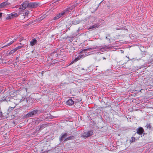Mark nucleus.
Listing matches in <instances>:
<instances>
[{
  "label": "nucleus",
  "mask_w": 153,
  "mask_h": 153,
  "mask_svg": "<svg viewBox=\"0 0 153 153\" xmlns=\"http://www.w3.org/2000/svg\"><path fill=\"white\" fill-rule=\"evenodd\" d=\"M98 27V25L97 24H95L93 25H92L90 27L89 29H91L93 28H94L96 27Z\"/></svg>",
  "instance_id": "nucleus-23"
},
{
  "label": "nucleus",
  "mask_w": 153,
  "mask_h": 153,
  "mask_svg": "<svg viewBox=\"0 0 153 153\" xmlns=\"http://www.w3.org/2000/svg\"><path fill=\"white\" fill-rule=\"evenodd\" d=\"M86 48L83 49L80 51V54L76 58L74 59H73V61L71 62V63L72 64L74 62H76L77 61L79 60L80 59L83 58L84 56H88V55H86V53L85 52L82 51L86 49Z\"/></svg>",
  "instance_id": "nucleus-3"
},
{
  "label": "nucleus",
  "mask_w": 153,
  "mask_h": 153,
  "mask_svg": "<svg viewBox=\"0 0 153 153\" xmlns=\"http://www.w3.org/2000/svg\"><path fill=\"white\" fill-rule=\"evenodd\" d=\"M41 112V111L40 110L35 109L29 112L26 114L25 115V117L26 118H29L34 116L36 114H40Z\"/></svg>",
  "instance_id": "nucleus-2"
},
{
  "label": "nucleus",
  "mask_w": 153,
  "mask_h": 153,
  "mask_svg": "<svg viewBox=\"0 0 153 153\" xmlns=\"http://www.w3.org/2000/svg\"><path fill=\"white\" fill-rule=\"evenodd\" d=\"M19 59V57H16V60H17Z\"/></svg>",
  "instance_id": "nucleus-35"
},
{
  "label": "nucleus",
  "mask_w": 153,
  "mask_h": 153,
  "mask_svg": "<svg viewBox=\"0 0 153 153\" xmlns=\"http://www.w3.org/2000/svg\"><path fill=\"white\" fill-rule=\"evenodd\" d=\"M64 0H56L55 2H58L59 3H62L64 1Z\"/></svg>",
  "instance_id": "nucleus-29"
},
{
  "label": "nucleus",
  "mask_w": 153,
  "mask_h": 153,
  "mask_svg": "<svg viewBox=\"0 0 153 153\" xmlns=\"http://www.w3.org/2000/svg\"><path fill=\"white\" fill-rule=\"evenodd\" d=\"M80 21L79 20L77 19L73 20L72 21L71 23H72V24L76 25L79 24L80 23Z\"/></svg>",
  "instance_id": "nucleus-15"
},
{
  "label": "nucleus",
  "mask_w": 153,
  "mask_h": 153,
  "mask_svg": "<svg viewBox=\"0 0 153 153\" xmlns=\"http://www.w3.org/2000/svg\"><path fill=\"white\" fill-rule=\"evenodd\" d=\"M23 40H24V38H20L19 40V41L21 42Z\"/></svg>",
  "instance_id": "nucleus-31"
},
{
  "label": "nucleus",
  "mask_w": 153,
  "mask_h": 153,
  "mask_svg": "<svg viewBox=\"0 0 153 153\" xmlns=\"http://www.w3.org/2000/svg\"><path fill=\"white\" fill-rule=\"evenodd\" d=\"M10 3L7 2V1L3 2L0 4V8H2L5 7L6 6L9 5Z\"/></svg>",
  "instance_id": "nucleus-8"
},
{
  "label": "nucleus",
  "mask_w": 153,
  "mask_h": 153,
  "mask_svg": "<svg viewBox=\"0 0 153 153\" xmlns=\"http://www.w3.org/2000/svg\"><path fill=\"white\" fill-rule=\"evenodd\" d=\"M0 153H2V152H1Z\"/></svg>",
  "instance_id": "nucleus-40"
},
{
  "label": "nucleus",
  "mask_w": 153,
  "mask_h": 153,
  "mask_svg": "<svg viewBox=\"0 0 153 153\" xmlns=\"http://www.w3.org/2000/svg\"><path fill=\"white\" fill-rule=\"evenodd\" d=\"M62 16H63L61 14V13H59L56 15L55 16V17H53V20H56L58 19Z\"/></svg>",
  "instance_id": "nucleus-12"
},
{
  "label": "nucleus",
  "mask_w": 153,
  "mask_h": 153,
  "mask_svg": "<svg viewBox=\"0 0 153 153\" xmlns=\"http://www.w3.org/2000/svg\"><path fill=\"white\" fill-rule=\"evenodd\" d=\"M7 59H3L1 58L0 59V62H1L2 63L7 64Z\"/></svg>",
  "instance_id": "nucleus-18"
},
{
  "label": "nucleus",
  "mask_w": 153,
  "mask_h": 153,
  "mask_svg": "<svg viewBox=\"0 0 153 153\" xmlns=\"http://www.w3.org/2000/svg\"><path fill=\"white\" fill-rule=\"evenodd\" d=\"M16 39L15 38H14L12 40L10 41V42L7 44L6 45H5L3 46L2 48L5 47H8L10 46V45L12 44L13 43Z\"/></svg>",
  "instance_id": "nucleus-13"
},
{
  "label": "nucleus",
  "mask_w": 153,
  "mask_h": 153,
  "mask_svg": "<svg viewBox=\"0 0 153 153\" xmlns=\"http://www.w3.org/2000/svg\"><path fill=\"white\" fill-rule=\"evenodd\" d=\"M39 5V3L37 2H30L28 4L27 7L30 8H34L37 7Z\"/></svg>",
  "instance_id": "nucleus-7"
},
{
  "label": "nucleus",
  "mask_w": 153,
  "mask_h": 153,
  "mask_svg": "<svg viewBox=\"0 0 153 153\" xmlns=\"http://www.w3.org/2000/svg\"><path fill=\"white\" fill-rule=\"evenodd\" d=\"M16 51V49L15 48L13 50L10 51L9 53V54H11L14 53Z\"/></svg>",
  "instance_id": "nucleus-24"
},
{
  "label": "nucleus",
  "mask_w": 153,
  "mask_h": 153,
  "mask_svg": "<svg viewBox=\"0 0 153 153\" xmlns=\"http://www.w3.org/2000/svg\"><path fill=\"white\" fill-rule=\"evenodd\" d=\"M135 138L134 137H131L130 140V142L132 143L135 141Z\"/></svg>",
  "instance_id": "nucleus-26"
},
{
  "label": "nucleus",
  "mask_w": 153,
  "mask_h": 153,
  "mask_svg": "<svg viewBox=\"0 0 153 153\" xmlns=\"http://www.w3.org/2000/svg\"><path fill=\"white\" fill-rule=\"evenodd\" d=\"M20 44L22 46H19L16 47V48H15V49H16V51H17L18 50L22 48L24 45V44L22 43H20Z\"/></svg>",
  "instance_id": "nucleus-19"
},
{
  "label": "nucleus",
  "mask_w": 153,
  "mask_h": 153,
  "mask_svg": "<svg viewBox=\"0 0 153 153\" xmlns=\"http://www.w3.org/2000/svg\"><path fill=\"white\" fill-rule=\"evenodd\" d=\"M29 14V12L28 11H27L25 12V13L24 14L25 15V16H27Z\"/></svg>",
  "instance_id": "nucleus-30"
},
{
  "label": "nucleus",
  "mask_w": 153,
  "mask_h": 153,
  "mask_svg": "<svg viewBox=\"0 0 153 153\" xmlns=\"http://www.w3.org/2000/svg\"><path fill=\"white\" fill-rule=\"evenodd\" d=\"M74 137L73 136L69 137H67L65 139V140H71V139H72V138H74V137Z\"/></svg>",
  "instance_id": "nucleus-27"
},
{
  "label": "nucleus",
  "mask_w": 153,
  "mask_h": 153,
  "mask_svg": "<svg viewBox=\"0 0 153 153\" xmlns=\"http://www.w3.org/2000/svg\"><path fill=\"white\" fill-rule=\"evenodd\" d=\"M10 39V40H12V39H11V38H8V39L7 40H6V41H5V42H8V41H9Z\"/></svg>",
  "instance_id": "nucleus-32"
},
{
  "label": "nucleus",
  "mask_w": 153,
  "mask_h": 153,
  "mask_svg": "<svg viewBox=\"0 0 153 153\" xmlns=\"http://www.w3.org/2000/svg\"><path fill=\"white\" fill-rule=\"evenodd\" d=\"M82 70H84V69H83V68H82Z\"/></svg>",
  "instance_id": "nucleus-39"
},
{
  "label": "nucleus",
  "mask_w": 153,
  "mask_h": 153,
  "mask_svg": "<svg viewBox=\"0 0 153 153\" xmlns=\"http://www.w3.org/2000/svg\"><path fill=\"white\" fill-rule=\"evenodd\" d=\"M47 126V125L46 124H43L42 125H40L39 130L42 129H43V128H45Z\"/></svg>",
  "instance_id": "nucleus-21"
},
{
  "label": "nucleus",
  "mask_w": 153,
  "mask_h": 153,
  "mask_svg": "<svg viewBox=\"0 0 153 153\" xmlns=\"http://www.w3.org/2000/svg\"><path fill=\"white\" fill-rule=\"evenodd\" d=\"M37 41L35 39H32L30 41V45L32 46L34 45L37 42Z\"/></svg>",
  "instance_id": "nucleus-17"
},
{
  "label": "nucleus",
  "mask_w": 153,
  "mask_h": 153,
  "mask_svg": "<svg viewBox=\"0 0 153 153\" xmlns=\"http://www.w3.org/2000/svg\"><path fill=\"white\" fill-rule=\"evenodd\" d=\"M113 47L111 45H108L99 47L97 46L91 47L89 48H87L83 50L86 53V55H90L95 53L96 51H104L107 50L108 49Z\"/></svg>",
  "instance_id": "nucleus-1"
},
{
  "label": "nucleus",
  "mask_w": 153,
  "mask_h": 153,
  "mask_svg": "<svg viewBox=\"0 0 153 153\" xmlns=\"http://www.w3.org/2000/svg\"><path fill=\"white\" fill-rule=\"evenodd\" d=\"M2 13H0V18H1V17L2 16Z\"/></svg>",
  "instance_id": "nucleus-34"
},
{
  "label": "nucleus",
  "mask_w": 153,
  "mask_h": 153,
  "mask_svg": "<svg viewBox=\"0 0 153 153\" xmlns=\"http://www.w3.org/2000/svg\"><path fill=\"white\" fill-rule=\"evenodd\" d=\"M25 100H26L27 101V98L23 96L22 97V99L20 101V102H22V101H25Z\"/></svg>",
  "instance_id": "nucleus-25"
},
{
  "label": "nucleus",
  "mask_w": 153,
  "mask_h": 153,
  "mask_svg": "<svg viewBox=\"0 0 153 153\" xmlns=\"http://www.w3.org/2000/svg\"><path fill=\"white\" fill-rule=\"evenodd\" d=\"M11 63H12L11 60H8L7 59V64H11Z\"/></svg>",
  "instance_id": "nucleus-28"
},
{
  "label": "nucleus",
  "mask_w": 153,
  "mask_h": 153,
  "mask_svg": "<svg viewBox=\"0 0 153 153\" xmlns=\"http://www.w3.org/2000/svg\"><path fill=\"white\" fill-rule=\"evenodd\" d=\"M93 134V131L92 130H90L88 131L85 130L83 131L81 135L82 137L86 138L91 136Z\"/></svg>",
  "instance_id": "nucleus-4"
},
{
  "label": "nucleus",
  "mask_w": 153,
  "mask_h": 153,
  "mask_svg": "<svg viewBox=\"0 0 153 153\" xmlns=\"http://www.w3.org/2000/svg\"><path fill=\"white\" fill-rule=\"evenodd\" d=\"M78 4V3L76 2L70 4L65 9L67 12L68 13L71 12L72 10H73L74 8L76 7Z\"/></svg>",
  "instance_id": "nucleus-5"
},
{
  "label": "nucleus",
  "mask_w": 153,
  "mask_h": 153,
  "mask_svg": "<svg viewBox=\"0 0 153 153\" xmlns=\"http://www.w3.org/2000/svg\"><path fill=\"white\" fill-rule=\"evenodd\" d=\"M19 15V14L15 12H13L9 14L8 16L6 18L7 19H10L17 17Z\"/></svg>",
  "instance_id": "nucleus-6"
},
{
  "label": "nucleus",
  "mask_w": 153,
  "mask_h": 153,
  "mask_svg": "<svg viewBox=\"0 0 153 153\" xmlns=\"http://www.w3.org/2000/svg\"><path fill=\"white\" fill-rule=\"evenodd\" d=\"M44 120V119L42 117H40L39 118H37L36 120V121L40 122L42 121H43V120Z\"/></svg>",
  "instance_id": "nucleus-22"
},
{
  "label": "nucleus",
  "mask_w": 153,
  "mask_h": 153,
  "mask_svg": "<svg viewBox=\"0 0 153 153\" xmlns=\"http://www.w3.org/2000/svg\"><path fill=\"white\" fill-rule=\"evenodd\" d=\"M86 73V72H82V73H83V74H85Z\"/></svg>",
  "instance_id": "nucleus-36"
},
{
  "label": "nucleus",
  "mask_w": 153,
  "mask_h": 153,
  "mask_svg": "<svg viewBox=\"0 0 153 153\" xmlns=\"http://www.w3.org/2000/svg\"><path fill=\"white\" fill-rule=\"evenodd\" d=\"M121 28V27H117L116 30H119Z\"/></svg>",
  "instance_id": "nucleus-33"
},
{
  "label": "nucleus",
  "mask_w": 153,
  "mask_h": 153,
  "mask_svg": "<svg viewBox=\"0 0 153 153\" xmlns=\"http://www.w3.org/2000/svg\"><path fill=\"white\" fill-rule=\"evenodd\" d=\"M79 29H78V30H77V32H79Z\"/></svg>",
  "instance_id": "nucleus-38"
},
{
  "label": "nucleus",
  "mask_w": 153,
  "mask_h": 153,
  "mask_svg": "<svg viewBox=\"0 0 153 153\" xmlns=\"http://www.w3.org/2000/svg\"><path fill=\"white\" fill-rule=\"evenodd\" d=\"M67 136V134L66 133H64L63 134H62L59 138V140L60 142H62L63 139L66 137Z\"/></svg>",
  "instance_id": "nucleus-11"
},
{
  "label": "nucleus",
  "mask_w": 153,
  "mask_h": 153,
  "mask_svg": "<svg viewBox=\"0 0 153 153\" xmlns=\"http://www.w3.org/2000/svg\"><path fill=\"white\" fill-rule=\"evenodd\" d=\"M60 13L63 16L67 15L68 13L67 10H66L65 9L62 11H61Z\"/></svg>",
  "instance_id": "nucleus-16"
},
{
  "label": "nucleus",
  "mask_w": 153,
  "mask_h": 153,
  "mask_svg": "<svg viewBox=\"0 0 153 153\" xmlns=\"http://www.w3.org/2000/svg\"><path fill=\"white\" fill-rule=\"evenodd\" d=\"M103 59H106V58L105 57H103Z\"/></svg>",
  "instance_id": "nucleus-37"
},
{
  "label": "nucleus",
  "mask_w": 153,
  "mask_h": 153,
  "mask_svg": "<svg viewBox=\"0 0 153 153\" xmlns=\"http://www.w3.org/2000/svg\"><path fill=\"white\" fill-rule=\"evenodd\" d=\"M74 101L71 99H70L66 101V104L68 105H72L74 104Z\"/></svg>",
  "instance_id": "nucleus-10"
},
{
  "label": "nucleus",
  "mask_w": 153,
  "mask_h": 153,
  "mask_svg": "<svg viewBox=\"0 0 153 153\" xmlns=\"http://www.w3.org/2000/svg\"><path fill=\"white\" fill-rule=\"evenodd\" d=\"M105 38L106 39L109 41L110 43L111 42V37L109 34H108L106 36Z\"/></svg>",
  "instance_id": "nucleus-20"
},
{
  "label": "nucleus",
  "mask_w": 153,
  "mask_h": 153,
  "mask_svg": "<svg viewBox=\"0 0 153 153\" xmlns=\"http://www.w3.org/2000/svg\"><path fill=\"white\" fill-rule=\"evenodd\" d=\"M144 132V130L142 127H139L137 129V133L140 134L141 135Z\"/></svg>",
  "instance_id": "nucleus-9"
},
{
  "label": "nucleus",
  "mask_w": 153,
  "mask_h": 153,
  "mask_svg": "<svg viewBox=\"0 0 153 153\" xmlns=\"http://www.w3.org/2000/svg\"><path fill=\"white\" fill-rule=\"evenodd\" d=\"M27 4L25 3H23V4H22L20 6L19 9L22 10H25L26 8V7H27Z\"/></svg>",
  "instance_id": "nucleus-14"
}]
</instances>
